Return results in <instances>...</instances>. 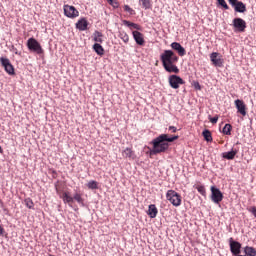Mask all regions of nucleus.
<instances>
[{"label": "nucleus", "instance_id": "obj_1", "mask_svg": "<svg viewBox=\"0 0 256 256\" xmlns=\"http://www.w3.org/2000/svg\"><path fill=\"white\" fill-rule=\"evenodd\" d=\"M179 136H168V134H161L152 140V149L150 150V155H159V153H165L169 149V143L177 141Z\"/></svg>", "mask_w": 256, "mask_h": 256}, {"label": "nucleus", "instance_id": "obj_2", "mask_svg": "<svg viewBox=\"0 0 256 256\" xmlns=\"http://www.w3.org/2000/svg\"><path fill=\"white\" fill-rule=\"evenodd\" d=\"M162 65L167 73H179V68L176 63L179 61V56L173 50H164L160 55Z\"/></svg>", "mask_w": 256, "mask_h": 256}, {"label": "nucleus", "instance_id": "obj_3", "mask_svg": "<svg viewBox=\"0 0 256 256\" xmlns=\"http://www.w3.org/2000/svg\"><path fill=\"white\" fill-rule=\"evenodd\" d=\"M166 199L174 207H181V203H182L181 194L177 193L175 190H168L166 193Z\"/></svg>", "mask_w": 256, "mask_h": 256}, {"label": "nucleus", "instance_id": "obj_4", "mask_svg": "<svg viewBox=\"0 0 256 256\" xmlns=\"http://www.w3.org/2000/svg\"><path fill=\"white\" fill-rule=\"evenodd\" d=\"M27 47L29 51H32V53H37V55H43L44 53L43 47H41V44L35 38L28 39Z\"/></svg>", "mask_w": 256, "mask_h": 256}, {"label": "nucleus", "instance_id": "obj_5", "mask_svg": "<svg viewBox=\"0 0 256 256\" xmlns=\"http://www.w3.org/2000/svg\"><path fill=\"white\" fill-rule=\"evenodd\" d=\"M169 85L172 89H179L181 85H185V81L178 75H170L168 78Z\"/></svg>", "mask_w": 256, "mask_h": 256}, {"label": "nucleus", "instance_id": "obj_6", "mask_svg": "<svg viewBox=\"0 0 256 256\" xmlns=\"http://www.w3.org/2000/svg\"><path fill=\"white\" fill-rule=\"evenodd\" d=\"M210 190H211V200L213 201V203H216L217 205H219V203L223 201V192H221V190H219V188L215 186H211Z\"/></svg>", "mask_w": 256, "mask_h": 256}, {"label": "nucleus", "instance_id": "obj_7", "mask_svg": "<svg viewBox=\"0 0 256 256\" xmlns=\"http://www.w3.org/2000/svg\"><path fill=\"white\" fill-rule=\"evenodd\" d=\"M233 27L235 31H238L239 33H244L245 29H247V22H245L243 18H235L233 20Z\"/></svg>", "mask_w": 256, "mask_h": 256}, {"label": "nucleus", "instance_id": "obj_8", "mask_svg": "<svg viewBox=\"0 0 256 256\" xmlns=\"http://www.w3.org/2000/svg\"><path fill=\"white\" fill-rule=\"evenodd\" d=\"M0 63L8 75H15V68L11 65L9 58H0Z\"/></svg>", "mask_w": 256, "mask_h": 256}, {"label": "nucleus", "instance_id": "obj_9", "mask_svg": "<svg viewBox=\"0 0 256 256\" xmlns=\"http://www.w3.org/2000/svg\"><path fill=\"white\" fill-rule=\"evenodd\" d=\"M228 3L234 7L236 13H245L247 6L239 0H228Z\"/></svg>", "mask_w": 256, "mask_h": 256}, {"label": "nucleus", "instance_id": "obj_10", "mask_svg": "<svg viewBox=\"0 0 256 256\" xmlns=\"http://www.w3.org/2000/svg\"><path fill=\"white\" fill-rule=\"evenodd\" d=\"M64 15L70 19H75L79 15V11L75 9V6L65 5L64 6Z\"/></svg>", "mask_w": 256, "mask_h": 256}, {"label": "nucleus", "instance_id": "obj_11", "mask_svg": "<svg viewBox=\"0 0 256 256\" xmlns=\"http://www.w3.org/2000/svg\"><path fill=\"white\" fill-rule=\"evenodd\" d=\"M210 61L214 67H223V58L218 52H213L210 54Z\"/></svg>", "mask_w": 256, "mask_h": 256}, {"label": "nucleus", "instance_id": "obj_12", "mask_svg": "<svg viewBox=\"0 0 256 256\" xmlns=\"http://www.w3.org/2000/svg\"><path fill=\"white\" fill-rule=\"evenodd\" d=\"M230 251L232 255H237L241 253V243L233 240V238H229Z\"/></svg>", "mask_w": 256, "mask_h": 256}, {"label": "nucleus", "instance_id": "obj_13", "mask_svg": "<svg viewBox=\"0 0 256 256\" xmlns=\"http://www.w3.org/2000/svg\"><path fill=\"white\" fill-rule=\"evenodd\" d=\"M234 103L237 109V113H240L242 117H245V115H247V105H245V102H243V100L237 99Z\"/></svg>", "mask_w": 256, "mask_h": 256}, {"label": "nucleus", "instance_id": "obj_14", "mask_svg": "<svg viewBox=\"0 0 256 256\" xmlns=\"http://www.w3.org/2000/svg\"><path fill=\"white\" fill-rule=\"evenodd\" d=\"M132 35H133V39L137 43V45H140V46L145 45V37H144L143 33L135 30L132 32Z\"/></svg>", "mask_w": 256, "mask_h": 256}, {"label": "nucleus", "instance_id": "obj_15", "mask_svg": "<svg viewBox=\"0 0 256 256\" xmlns=\"http://www.w3.org/2000/svg\"><path fill=\"white\" fill-rule=\"evenodd\" d=\"M171 48L174 49V51H177L178 55L180 57H185L187 51L185 50V48L183 46H181L179 44V42H173L171 44Z\"/></svg>", "mask_w": 256, "mask_h": 256}, {"label": "nucleus", "instance_id": "obj_16", "mask_svg": "<svg viewBox=\"0 0 256 256\" xmlns=\"http://www.w3.org/2000/svg\"><path fill=\"white\" fill-rule=\"evenodd\" d=\"M87 27H89V22L85 18L78 20L76 23V29L79 31H87Z\"/></svg>", "mask_w": 256, "mask_h": 256}, {"label": "nucleus", "instance_id": "obj_17", "mask_svg": "<svg viewBox=\"0 0 256 256\" xmlns=\"http://www.w3.org/2000/svg\"><path fill=\"white\" fill-rule=\"evenodd\" d=\"M159 213V210L157 209V206L155 204H150L148 206L147 215L150 217V219H155Z\"/></svg>", "mask_w": 256, "mask_h": 256}, {"label": "nucleus", "instance_id": "obj_18", "mask_svg": "<svg viewBox=\"0 0 256 256\" xmlns=\"http://www.w3.org/2000/svg\"><path fill=\"white\" fill-rule=\"evenodd\" d=\"M122 156L124 159H135V152L131 148H126L122 151Z\"/></svg>", "mask_w": 256, "mask_h": 256}, {"label": "nucleus", "instance_id": "obj_19", "mask_svg": "<svg viewBox=\"0 0 256 256\" xmlns=\"http://www.w3.org/2000/svg\"><path fill=\"white\" fill-rule=\"evenodd\" d=\"M60 199H62L64 203H68V205H71V203H73V197L71 196V194H69V192H63L62 194H60Z\"/></svg>", "mask_w": 256, "mask_h": 256}, {"label": "nucleus", "instance_id": "obj_20", "mask_svg": "<svg viewBox=\"0 0 256 256\" xmlns=\"http://www.w3.org/2000/svg\"><path fill=\"white\" fill-rule=\"evenodd\" d=\"M123 25L129 27L130 29H136V31H141V26L139 24L133 23L129 20H123Z\"/></svg>", "mask_w": 256, "mask_h": 256}, {"label": "nucleus", "instance_id": "obj_21", "mask_svg": "<svg viewBox=\"0 0 256 256\" xmlns=\"http://www.w3.org/2000/svg\"><path fill=\"white\" fill-rule=\"evenodd\" d=\"M93 49H94L95 53H97V55H100V56L105 55V49L103 48V46H101V44L95 43L93 45Z\"/></svg>", "mask_w": 256, "mask_h": 256}, {"label": "nucleus", "instance_id": "obj_22", "mask_svg": "<svg viewBox=\"0 0 256 256\" xmlns=\"http://www.w3.org/2000/svg\"><path fill=\"white\" fill-rule=\"evenodd\" d=\"M139 5L142 7V9H151L153 7V4L151 3V0H139Z\"/></svg>", "mask_w": 256, "mask_h": 256}, {"label": "nucleus", "instance_id": "obj_23", "mask_svg": "<svg viewBox=\"0 0 256 256\" xmlns=\"http://www.w3.org/2000/svg\"><path fill=\"white\" fill-rule=\"evenodd\" d=\"M244 253L246 256H256V249L251 246H246L244 248Z\"/></svg>", "mask_w": 256, "mask_h": 256}, {"label": "nucleus", "instance_id": "obj_24", "mask_svg": "<svg viewBox=\"0 0 256 256\" xmlns=\"http://www.w3.org/2000/svg\"><path fill=\"white\" fill-rule=\"evenodd\" d=\"M235 155H237V150H232L230 152L223 153V158L233 160L235 159Z\"/></svg>", "mask_w": 256, "mask_h": 256}, {"label": "nucleus", "instance_id": "obj_25", "mask_svg": "<svg viewBox=\"0 0 256 256\" xmlns=\"http://www.w3.org/2000/svg\"><path fill=\"white\" fill-rule=\"evenodd\" d=\"M202 135H203L205 141H207L208 143H211L213 141V136L211 135V131L204 130L202 132Z\"/></svg>", "mask_w": 256, "mask_h": 256}, {"label": "nucleus", "instance_id": "obj_26", "mask_svg": "<svg viewBox=\"0 0 256 256\" xmlns=\"http://www.w3.org/2000/svg\"><path fill=\"white\" fill-rule=\"evenodd\" d=\"M94 41L96 43H103V33L99 31L94 32Z\"/></svg>", "mask_w": 256, "mask_h": 256}, {"label": "nucleus", "instance_id": "obj_27", "mask_svg": "<svg viewBox=\"0 0 256 256\" xmlns=\"http://www.w3.org/2000/svg\"><path fill=\"white\" fill-rule=\"evenodd\" d=\"M118 37L123 40L124 43H129V34L125 31H120Z\"/></svg>", "mask_w": 256, "mask_h": 256}, {"label": "nucleus", "instance_id": "obj_28", "mask_svg": "<svg viewBox=\"0 0 256 256\" xmlns=\"http://www.w3.org/2000/svg\"><path fill=\"white\" fill-rule=\"evenodd\" d=\"M195 189H197L198 193L202 195L203 197H207V191L205 190V186L203 185H196Z\"/></svg>", "mask_w": 256, "mask_h": 256}, {"label": "nucleus", "instance_id": "obj_29", "mask_svg": "<svg viewBox=\"0 0 256 256\" xmlns=\"http://www.w3.org/2000/svg\"><path fill=\"white\" fill-rule=\"evenodd\" d=\"M232 129H233V126H231V124H225L222 130V133H224V135H231Z\"/></svg>", "mask_w": 256, "mask_h": 256}, {"label": "nucleus", "instance_id": "obj_30", "mask_svg": "<svg viewBox=\"0 0 256 256\" xmlns=\"http://www.w3.org/2000/svg\"><path fill=\"white\" fill-rule=\"evenodd\" d=\"M88 189H99V183L95 180H91L87 184Z\"/></svg>", "mask_w": 256, "mask_h": 256}, {"label": "nucleus", "instance_id": "obj_31", "mask_svg": "<svg viewBox=\"0 0 256 256\" xmlns=\"http://www.w3.org/2000/svg\"><path fill=\"white\" fill-rule=\"evenodd\" d=\"M24 203L28 209H33L35 207V204L33 203V200L31 198H26L24 200Z\"/></svg>", "mask_w": 256, "mask_h": 256}, {"label": "nucleus", "instance_id": "obj_32", "mask_svg": "<svg viewBox=\"0 0 256 256\" xmlns=\"http://www.w3.org/2000/svg\"><path fill=\"white\" fill-rule=\"evenodd\" d=\"M73 201H77L80 205L83 203V197L79 193H75L74 197H72Z\"/></svg>", "mask_w": 256, "mask_h": 256}, {"label": "nucleus", "instance_id": "obj_33", "mask_svg": "<svg viewBox=\"0 0 256 256\" xmlns=\"http://www.w3.org/2000/svg\"><path fill=\"white\" fill-rule=\"evenodd\" d=\"M124 11H126L130 15H135V10H133V8H131L129 5H124Z\"/></svg>", "mask_w": 256, "mask_h": 256}, {"label": "nucleus", "instance_id": "obj_34", "mask_svg": "<svg viewBox=\"0 0 256 256\" xmlns=\"http://www.w3.org/2000/svg\"><path fill=\"white\" fill-rule=\"evenodd\" d=\"M218 4L223 7V9H229V5H227V2L225 0H217Z\"/></svg>", "mask_w": 256, "mask_h": 256}, {"label": "nucleus", "instance_id": "obj_35", "mask_svg": "<svg viewBox=\"0 0 256 256\" xmlns=\"http://www.w3.org/2000/svg\"><path fill=\"white\" fill-rule=\"evenodd\" d=\"M219 121V116H214L212 118H210V123H213V125H215V123H217Z\"/></svg>", "mask_w": 256, "mask_h": 256}, {"label": "nucleus", "instance_id": "obj_36", "mask_svg": "<svg viewBox=\"0 0 256 256\" xmlns=\"http://www.w3.org/2000/svg\"><path fill=\"white\" fill-rule=\"evenodd\" d=\"M110 5H112V7L117 9V7H119V2H117L116 0H112V2H110Z\"/></svg>", "mask_w": 256, "mask_h": 256}, {"label": "nucleus", "instance_id": "obj_37", "mask_svg": "<svg viewBox=\"0 0 256 256\" xmlns=\"http://www.w3.org/2000/svg\"><path fill=\"white\" fill-rule=\"evenodd\" d=\"M168 130L171 131L172 133H177V127L175 126H169Z\"/></svg>", "mask_w": 256, "mask_h": 256}, {"label": "nucleus", "instance_id": "obj_38", "mask_svg": "<svg viewBox=\"0 0 256 256\" xmlns=\"http://www.w3.org/2000/svg\"><path fill=\"white\" fill-rule=\"evenodd\" d=\"M249 212L252 213V215H254V217H256V207H252L249 209Z\"/></svg>", "mask_w": 256, "mask_h": 256}, {"label": "nucleus", "instance_id": "obj_39", "mask_svg": "<svg viewBox=\"0 0 256 256\" xmlns=\"http://www.w3.org/2000/svg\"><path fill=\"white\" fill-rule=\"evenodd\" d=\"M194 87H195V89H197L198 91H201V84H199V82H195V83H194Z\"/></svg>", "mask_w": 256, "mask_h": 256}, {"label": "nucleus", "instance_id": "obj_40", "mask_svg": "<svg viewBox=\"0 0 256 256\" xmlns=\"http://www.w3.org/2000/svg\"><path fill=\"white\" fill-rule=\"evenodd\" d=\"M3 233H5V229L0 225V235H3Z\"/></svg>", "mask_w": 256, "mask_h": 256}, {"label": "nucleus", "instance_id": "obj_41", "mask_svg": "<svg viewBox=\"0 0 256 256\" xmlns=\"http://www.w3.org/2000/svg\"><path fill=\"white\" fill-rule=\"evenodd\" d=\"M15 55H21V52L17 51V49H15Z\"/></svg>", "mask_w": 256, "mask_h": 256}, {"label": "nucleus", "instance_id": "obj_42", "mask_svg": "<svg viewBox=\"0 0 256 256\" xmlns=\"http://www.w3.org/2000/svg\"><path fill=\"white\" fill-rule=\"evenodd\" d=\"M0 153H3V148L0 146Z\"/></svg>", "mask_w": 256, "mask_h": 256}, {"label": "nucleus", "instance_id": "obj_43", "mask_svg": "<svg viewBox=\"0 0 256 256\" xmlns=\"http://www.w3.org/2000/svg\"><path fill=\"white\" fill-rule=\"evenodd\" d=\"M109 2H113V0H108Z\"/></svg>", "mask_w": 256, "mask_h": 256}, {"label": "nucleus", "instance_id": "obj_44", "mask_svg": "<svg viewBox=\"0 0 256 256\" xmlns=\"http://www.w3.org/2000/svg\"><path fill=\"white\" fill-rule=\"evenodd\" d=\"M238 256H247V255H238Z\"/></svg>", "mask_w": 256, "mask_h": 256}, {"label": "nucleus", "instance_id": "obj_45", "mask_svg": "<svg viewBox=\"0 0 256 256\" xmlns=\"http://www.w3.org/2000/svg\"><path fill=\"white\" fill-rule=\"evenodd\" d=\"M57 193H58V195H59V190H57Z\"/></svg>", "mask_w": 256, "mask_h": 256}, {"label": "nucleus", "instance_id": "obj_46", "mask_svg": "<svg viewBox=\"0 0 256 256\" xmlns=\"http://www.w3.org/2000/svg\"><path fill=\"white\" fill-rule=\"evenodd\" d=\"M3 203L1 200H0V204Z\"/></svg>", "mask_w": 256, "mask_h": 256}, {"label": "nucleus", "instance_id": "obj_47", "mask_svg": "<svg viewBox=\"0 0 256 256\" xmlns=\"http://www.w3.org/2000/svg\"><path fill=\"white\" fill-rule=\"evenodd\" d=\"M49 256H53V255H49Z\"/></svg>", "mask_w": 256, "mask_h": 256}]
</instances>
